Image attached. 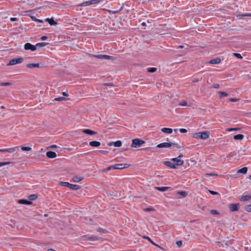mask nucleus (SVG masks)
Instances as JSON below:
<instances>
[{"mask_svg": "<svg viewBox=\"0 0 251 251\" xmlns=\"http://www.w3.org/2000/svg\"><path fill=\"white\" fill-rule=\"evenodd\" d=\"M192 137L195 139L205 140L210 137V131L206 130L202 132H195L192 134Z\"/></svg>", "mask_w": 251, "mask_h": 251, "instance_id": "nucleus-1", "label": "nucleus"}, {"mask_svg": "<svg viewBox=\"0 0 251 251\" xmlns=\"http://www.w3.org/2000/svg\"><path fill=\"white\" fill-rule=\"evenodd\" d=\"M21 150L23 151H31L32 149L30 147L22 146V147H21Z\"/></svg>", "mask_w": 251, "mask_h": 251, "instance_id": "nucleus-33", "label": "nucleus"}, {"mask_svg": "<svg viewBox=\"0 0 251 251\" xmlns=\"http://www.w3.org/2000/svg\"><path fill=\"white\" fill-rule=\"evenodd\" d=\"M98 231L100 232H103L104 231V229L102 228H100L98 230Z\"/></svg>", "mask_w": 251, "mask_h": 251, "instance_id": "nucleus-58", "label": "nucleus"}, {"mask_svg": "<svg viewBox=\"0 0 251 251\" xmlns=\"http://www.w3.org/2000/svg\"><path fill=\"white\" fill-rule=\"evenodd\" d=\"M26 67L28 68H39L40 65L39 63H29L26 65Z\"/></svg>", "mask_w": 251, "mask_h": 251, "instance_id": "nucleus-15", "label": "nucleus"}, {"mask_svg": "<svg viewBox=\"0 0 251 251\" xmlns=\"http://www.w3.org/2000/svg\"><path fill=\"white\" fill-rule=\"evenodd\" d=\"M244 135L243 134H237L233 137V139L236 140H241L243 139Z\"/></svg>", "mask_w": 251, "mask_h": 251, "instance_id": "nucleus-27", "label": "nucleus"}, {"mask_svg": "<svg viewBox=\"0 0 251 251\" xmlns=\"http://www.w3.org/2000/svg\"><path fill=\"white\" fill-rule=\"evenodd\" d=\"M219 87H220V85L218 84H215L213 86V88H216V89L219 88Z\"/></svg>", "mask_w": 251, "mask_h": 251, "instance_id": "nucleus-55", "label": "nucleus"}, {"mask_svg": "<svg viewBox=\"0 0 251 251\" xmlns=\"http://www.w3.org/2000/svg\"><path fill=\"white\" fill-rule=\"evenodd\" d=\"M17 20V18H11L10 19V20L12 21V22H14L15 21H16Z\"/></svg>", "mask_w": 251, "mask_h": 251, "instance_id": "nucleus-59", "label": "nucleus"}, {"mask_svg": "<svg viewBox=\"0 0 251 251\" xmlns=\"http://www.w3.org/2000/svg\"><path fill=\"white\" fill-rule=\"evenodd\" d=\"M11 84L9 82H2V83H1L0 84V85L1 86H9Z\"/></svg>", "mask_w": 251, "mask_h": 251, "instance_id": "nucleus-46", "label": "nucleus"}, {"mask_svg": "<svg viewBox=\"0 0 251 251\" xmlns=\"http://www.w3.org/2000/svg\"><path fill=\"white\" fill-rule=\"evenodd\" d=\"M59 184L61 185V186H65V187H70V185L71 183H69V182H63V181H60L59 182Z\"/></svg>", "mask_w": 251, "mask_h": 251, "instance_id": "nucleus-28", "label": "nucleus"}, {"mask_svg": "<svg viewBox=\"0 0 251 251\" xmlns=\"http://www.w3.org/2000/svg\"><path fill=\"white\" fill-rule=\"evenodd\" d=\"M113 166H109L105 169H104L102 170V172H105L106 171H109L111 169H113Z\"/></svg>", "mask_w": 251, "mask_h": 251, "instance_id": "nucleus-39", "label": "nucleus"}, {"mask_svg": "<svg viewBox=\"0 0 251 251\" xmlns=\"http://www.w3.org/2000/svg\"><path fill=\"white\" fill-rule=\"evenodd\" d=\"M90 146L91 147H98L100 145V143L99 141H91L89 143Z\"/></svg>", "mask_w": 251, "mask_h": 251, "instance_id": "nucleus-20", "label": "nucleus"}, {"mask_svg": "<svg viewBox=\"0 0 251 251\" xmlns=\"http://www.w3.org/2000/svg\"><path fill=\"white\" fill-rule=\"evenodd\" d=\"M82 132L85 134H89V135H95L96 134V132L91 130L90 129H83Z\"/></svg>", "mask_w": 251, "mask_h": 251, "instance_id": "nucleus-19", "label": "nucleus"}, {"mask_svg": "<svg viewBox=\"0 0 251 251\" xmlns=\"http://www.w3.org/2000/svg\"><path fill=\"white\" fill-rule=\"evenodd\" d=\"M164 164L166 166H169L172 169H176V166L175 165V164H172L171 162L169 161H166L164 162Z\"/></svg>", "mask_w": 251, "mask_h": 251, "instance_id": "nucleus-26", "label": "nucleus"}, {"mask_svg": "<svg viewBox=\"0 0 251 251\" xmlns=\"http://www.w3.org/2000/svg\"><path fill=\"white\" fill-rule=\"evenodd\" d=\"M178 104L181 106H186L188 105L187 101L185 100L180 101Z\"/></svg>", "mask_w": 251, "mask_h": 251, "instance_id": "nucleus-31", "label": "nucleus"}, {"mask_svg": "<svg viewBox=\"0 0 251 251\" xmlns=\"http://www.w3.org/2000/svg\"><path fill=\"white\" fill-rule=\"evenodd\" d=\"M48 38V37L46 36H43L41 37L42 40H45Z\"/></svg>", "mask_w": 251, "mask_h": 251, "instance_id": "nucleus-56", "label": "nucleus"}, {"mask_svg": "<svg viewBox=\"0 0 251 251\" xmlns=\"http://www.w3.org/2000/svg\"><path fill=\"white\" fill-rule=\"evenodd\" d=\"M211 213L212 214H218V212L215 210H212L211 211Z\"/></svg>", "mask_w": 251, "mask_h": 251, "instance_id": "nucleus-53", "label": "nucleus"}, {"mask_svg": "<svg viewBox=\"0 0 251 251\" xmlns=\"http://www.w3.org/2000/svg\"><path fill=\"white\" fill-rule=\"evenodd\" d=\"M244 16L251 17V13H248L243 15Z\"/></svg>", "mask_w": 251, "mask_h": 251, "instance_id": "nucleus-60", "label": "nucleus"}, {"mask_svg": "<svg viewBox=\"0 0 251 251\" xmlns=\"http://www.w3.org/2000/svg\"><path fill=\"white\" fill-rule=\"evenodd\" d=\"M100 152L103 154H105V153H108V151H100Z\"/></svg>", "mask_w": 251, "mask_h": 251, "instance_id": "nucleus-57", "label": "nucleus"}, {"mask_svg": "<svg viewBox=\"0 0 251 251\" xmlns=\"http://www.w3.org/2000/svg\"><path fill=\"white\" fill-rule=\"evenodd\" d=\"M218 93L220 94V96L221 98H222L223 97H226V96H228V94L224 92L219 91L218 92Z\"/></svg>", "mask_w": 251, "mask_h": 251, "instance_id": "nucleus-37", "label": "nucleus"}, {"mask_svg": "<svg viewBox=\"0 0 251 251\" xmlns=\"http://www.w3.org/2000/svg\"><path fill=\"white\" fill-rule=\"evenodd\" d=\"M84 179V177L82 176H79V175H75V176H74L73 177H72V180L75 182H79L80 181H81V180H82L83 179Z\"/></svg>", "mask_w": 251, "mask_h": 251, "instance_id": "nucleus-10", "label": "nucleus"}, {"mask_svg": "<svg viewBox=\"0 0 251 251\" xmlns=\"http://www.w3.org/2000/svg\"><path fill=\"white\" fill-rule=\"evenodd\" d=\"M240 129V128H228L226 129V131H236V130H239Z\"/></svg>", "mask_w": 251, "mask_h": 251, "instance_id": "nucleus-45", "label": "nucleus"}, {"mask_svg": "<svg viewBox=\"0 0 251 251\" xmlns=\"http://www.w3.org/2000/svg\"><path fill=\"white\" fill-rule=\"evenodd\" d=\"M46 21L48 22L49 24L51 25H56L57 23L53 19V18L50 19V18H47L46 19Z\"/></svg>", "mask_w": 251, "mask_h": 251, "instance_id": "nucleus-21", "label": "nucleus"}, {"mask_svg": "<svg viewBox=\"0 0 251 251\" xmlns=\"http://www.w3.org/2000/svg\"><path fill=\"white\" fill-rule=\"evenodd\" d=\"M92 4L97 3L100 2V0H91Z\"/></svg>", "mask_w": 251, "mask_h": 251, "instance_id": "nucleus-50", "label": "nucleus"}, {"mask_svg": "<svg viewBox=\"0 0 251 251\" xmlns=\"http://www.w3.org/2000/svg\"><path fill=\"white\" fill-rule=\"evenodd\" d=\"M24 59L22 57L14 58L11 59L7 64V66L14 65L17 64L21 63L23 62Z\"/></svg>", "mask_w": 251, "mask_h": 251, "instance_id": "nucleus-4", "label": "nucleus"}, {"mask_svg": "<svg viewBox=\"0 0 251 251\" xmlns=\"http://www.w3.org/2000/svg\"><path fill=\"white\" fill-rule=\"evenodd\" d=\"M47 156L49 158H54L56 157L57 155L55 152L52 151H47L46 153Z\"/></svg>", "mask_w": 251, "mask_h": 251, "instance_id": "nucleus-14", "label": "nucleus"}, {"mask_svg": "<svg viewBox=\"0 0 251 251\" xmlns=\"http://www.w3.org/2000/svg\"><path fill=\"white\" fill-rule=\"evenodd\" d=\"M17 147L11 148L9 149H0V152H9V153H13L16 151Z\"/></svg>", "mask_w": 251, "mask_h": 251, "instance_id": "nucleus-11", "label": "nucleus"}, {"mask_svg": "<svg viewBox=\"0 0 251 251\" xmlns=\"http://www.w3.org/2000/svg\"><path fill=\"white\" fill-rule=\"evenodd\" d=\"M10 162H0V167L6 165L10 164Z\"/></svg>", "mask_w": 251, "mask_h": 251, "instance_id": "nucleus-44", "label": "nucleus"}, {"mask_svg": "<svg viewBox=\"0 0 251 251\" xmlns=\"http://www.w3.org/2000/svg\"><path fill=\"white\" fill-rule=\"evenodd\" d=\"M221 62V60L220 58H216L214 59H212L209 61V63L212 64H218L220 63Z\"/></svg>", "mask_w": 251, "mask_h": 251, "instance_id": "nucleus-17", "label": "nucleus"}, {"mask_svg": "<svg viewBox=\"0 0 251 251\" xmlns=\"http://www.w3.org/2000/svg\"><path fill=\"white\" fill-rule=\"evenodd\" d=\"M182 154H180L176 158H173L171 159V160L175 163V165L176 166H181L183 165L184 161L183 160L180 158L182 157Z\"/></svg>", "mask_w": 251, "mask_h": 251, "instance_id": "nucleus-3", "label": "nucleus"}, {"mask_svg": "<svg viewBox=\"0 0 251 251\" xmlns=\"http://www.w3.org/2000/svg\"><path fill=\"white\" fill-rule=\"evenodd\" d=\"M233 55L236 56V57L239 58V59H242V56L240 53H234Z\"/></svg>", "mask_w": 251, "mask_h": 251, "instance_id": "nucleus-41", "label": "nucleus"}, {"mask_svg": "<svg viewBox=\"0 0 251 251\" xmlns=\"http://www.w3.org/2000/svg\"><path fill=\"white\" fill-rule=\"evenodd\" d=\"M144 238L145 239H147L149 241H150L152 244L154 245V246H156L157 247H158V248H160V247L158 245H156V244H155L152 241H151V238L149 237H147V236H145L144 237Z\"/></svg>", "mask_w": 251, "mask_h": 251, "instance_id": "nucleus-35", "label": "nucleus"}, {"mask_svg": "<svg viewBox=\"0 0 251 251\" xmlns=\"http://www.w3.org/2000/svg\"><path fill=\"white\" fill-rule=\"evenodd\" d=\"M161 130L162 132L167 134H171L173 132L172 129L166 127L161 128Z\"/></svg>", "mask_w": 251, "mask_h": 251, "instance_id": "nucleus-18", "label": "nucleus"}, {"mask_svg": "<svg viewBox=\"0 0 251 251\" xmlns=\"http://www.w3.org/2000/svg\"><path fill=\"white\" fill-rule=\"evenodd\" d=\"M18 203L21 204H27L30 205L32 203V202L30 201H27L26 200H20L18 201Z\"/></svg>", "mask_w": 251, "mask_h": 251, "instance_id": "nucleus-16", "label": "nucleus"}, {"mask_svg": "<svg viewBox=\"0 0 251 251\" xmlns=\"http://www.w3.org/2000/svg\"><path fill=\"white\" fill-rule=\"evenodd\" d=\"M50 148H57V146L55 145H51Z\"/></svg>", "mask_w": 251, "mask_h": 251, "instance_id": "nucleus-62", "label": "nucleus"}, {"mask_svg": "<svg viewBox=\"0 0 251 251\" xmlns=\"http://www.w3.org/2000/svg\"><path fill=\"white\" fill-rule=\"evenodd\" d=\"M179 130L182 133H185L187 132V130L184 128H180Z\"/></svg>", "mask_w": 251, "mask_h": 251, "instance_id": "nucleus-47", "label": "nucleus"}, {"mask_svg": "<svg viewBox=\"0 0 251 251\" xmlns=\"http://www.w3.org/2000/svg\"><path fill=\"white\" fill-rule=\"evenodd\" d=\"M239 203H231L228 205V208L231 212L237 211L239 208Z\"/></svg>", "mask_w": 251, "mask_h": 251, "instance_id": "nucleus-6", "label": "nucleus"}, {"mask_svg": "<svg viewBox=\"0 0 251 251\" xmlns=\"http://www.w3.org/2000/svg\"><path fill=\"white\" fill-rule=\"evenodd\" d=\"M145 143V141L140 139H134L132 140L131 147L133 148H136L141 147Z\"/></svg>", "mask_w": 251, "mask_h": 251, "instance_id": "nucleus-2", "label": "nucleus"}, {"mask_svg": "<svg viewBox=\"0 0 251 251\" xmlns=\"http://www.w3.org/2000/svg\"><path fill=\"white\" fill-rule=\"evenodd\" d=\"M92 56L100 59H111L114 60V57L107 55H93Z\"/></svg>", "mask_w": 251, "mask_h": 251, "instance_id": "nucleus-5", "label": "nucleus"}, {"mask_svg": "<svg viewBox=\"0 0 251 251\" xmlns=\"http://www.w3.org/2000/svg\"><path fill=\"white\" fill-rule=\"evenodd\" d=\"M176 244L177 246L180 247L182 245V243L181 241H178L176 242Z\"/></svg>", "mask_w": 251, "mask_h": 251, "instance_id": "nucleus-51", "label": "nucleus"}, {"mask_svg": "<svg viewBox=\"0 0 251 251\" xmlns=\"http://www.w3.org/2000/svg\"><path fill=\"white\" fill-rule=\"evenodd\" d=\"M178 194L183 196V197H185L187 196V193L185 191H179L177 192Z\"/></svg>", "mask_w": 251, "mask_h": 251, "instance_id": "nucleus-38", "label": "nucleus"}, {"mask_svg": "<svg viewBox=\"0 0 251 251\" xmlns=\"http://www.w3.org/2000/svg\"><path fill=\"white\" fill-rule=\"evenodd\" d=\"M156 68H151L148 70V72L150 73H154L156 72Z\"/></svg>", "mask_w": 251, "mask_h": 251, "instance_id": "nucleus-42", "label": "nucleus"}, {"mask_svg": "<svg viewBox=\"0 0 251 251\" xmlns=\"http://www.w3.org/2000/svg\"><path fill=\"white\" fill-rule=\"evenodd\" d=\"M62 95L64 97H67L68 96V94L65 92L62 93Z\"/></svg>", "mask_w": 251, "mask_h": 251, "instance_id": "nucleus-61", "label": "nucleus"}, {"mask_svg": "<svg viewBox=\"0 0 251 251\" xmlns=\"http://www.w3.org/2000/svg\"><path fill=\"white\" fill-rule=\"evenodd\" d=\"M48 251H55L54 250H53L52 249H50L48 250Z\"/></svg>", "mask_w": 251, "mask_h": 251, "instance_id": "nucleus-64", "label": "nucleus"}, {"mask_svg": "<svg viewBox=\"0 0 251 251\" xmlns=\"http://www.w3.org/2000/svg\"><path fill=\"white\" fill-rule=\"evenodd\" d=\"M109 13H111L112 14H116L119 12V11H111V10H108Z\"/></svg>", "mask_w": 251, "mask_h": 251, "instance_id": "nucleus-54", "label": "nucleus"}, {"mask_svg": "<svg viewBox=\"0 0 251 251\" xmlns=\"http://www.w3.org/2000/svg\"><path fill=\"white\" fill-rule=\"evenodd\" d=\"M47 44H48V43H44V42L38 43L36 44L35 45V46L36 47V50L38 48H42V47H45V46H46Z\"/></svg>", "mask_w": 251, "mask_h": 251, "instance_id": "nucleus-24", "label": "nucleus"}, {"mask_svg": "<svg viewBox=\"0 0 251 251\" xmlns=\"http://www.w3.org/2000/svg\"><path fill=\"white\" fill-rule=\"evenodd\" d=\"M37 198L36 195H31L28 197V199L31 201L35 200Z\"/></svg>", "mask_w": 251, "mask_h": 251, "instance_id": "nucleus-36", "label": "nucleus"}, {"mask_svg": "<svg viewBox=\"0 0 251 251\" xmlns=\"http://www.w3.org/2000/svg\"><path fill=\"white\" fill-rule=\"evenodd\" d=\"M24 49L25 50H30L34 51L36 50V47L35 45H31L30 43H26L25 44Z\"/></svg>", "mask_w": 251, "mask_h": 251, "instance_id": "nucleus-9", "label": "nucleus"}, {"mask_svg": "<svg viewBox=\"0 0 251 251\" xmlns=\"http://www.w3.org/2000/svg\"><path fill=\"white\" fill-rule=\"evenodd\" d=\"M130 166L128 164H118L113 165V169H123L124 168H127Z\"/></svg>", "mask_w": 251, "mask_h": 251, "instance_id": "nucleus-7", "label": "nucleus"}, {"mask_svg": "<svg viewBox=\"0 0 251 251\" xmlns=\"http://www.w3.org/2000/svg\"><path fill=\"white\" fill-rule=\"evenodd\" d=\"M69 188L72 190H77L80 189L81 187L77 185L70 184Z\"/></svg>", "mask_w": 251, "mask_h": 251, "instance_id": "nucleus-23", "label": "nucleus"}, {"mask_svg": "<svg viewBox=\"0 0 251 251\" xmlns=\"http://www.w3.org/2000/svg\"><path fill=\"white\" fill-rule=\"evenodd\" d=\"M206 176H217V175L216 174L214 173H209V174H206Z\"/></svg>", "mask_w": 251, "mask_h": 251, "instance_id": "nucleus-49", "label": "nucleus"}, {"mask_svg": "<svg viewBox=\"0 0 251 251\" xmlns=\"http://www.w3.org/2000/svg\"><path fill=\"white\" fill-rule=\"evenodd\" d=\"M30 18H31V19L32 20H33V21H36V22H38V23H42L43 22L42 20L37 19V18H36L35 16H30Z\"/></svg>", "mask_w": 251, "mask_h": 251, "instance_id": "nucleus-34", "label": "nucleus"}, {"mask_svg": "<svg viewBox=\"0 0 251 251\" xmlns=\"http://www.w3.org/2000/svg\"><path fill=\"white\" fill-rule=\"evenodd\" d=\"M199 81V79L198 78H195L193 80V82H197Z\"/></svg>", "mask_w": 251, "mask_h": 251, "instance_id": "nucleus-63", "label": "nucleus"}, {"mask_svg": "<svg viewBox=\"0 0 251 251\" xmlns=\"http://www.w3.org/2000/svg\"><path fill=\"white\" fill-rule=\"evenodd\" d=\"M245 210L248 212H251V204H247L244 206Z\"/></svg>", "mask_w": 251, "mask_h": 251, "instance_id": "nucleus-30", "label": "nucleus"}, {"mask_svg": "<svg viewBox=\"0 0 251 251\" xmlns=\"http://www.w3.org/2000/svg\"><path fill=\"white\" fill-rule=\"evenodd\" d=\"M113 146L116 147H120L122 146V142L121 141H117L116 142H114Z\"/></svg>", "mask_w": 251, "mask_h": 251, "instance_id": "nucleus-32", "label": "nucleus"}, {"mask_svg": "<svg viewBox=\"0 0 251 251\" xmlns=\"http://www.w3.org/2000/svg\"><path fill=\"white\" fill-rule=\"evenodd\" d=\"M208 191L212 195H218V193L217 192H215L212 190H209Z\"/></svg>", "mask_w": 251, "mask_h": 251, "instance_id": "nucleus-52", "label": "nucleus"}, {"mask_svg": "<svg viewBox=\"0 0 251 251\" xmlns=\"http://www.w3.org/2000/svg\"><path fill=\"white\" fill-rule=\"evenodd\" d=\"M175 145L176 144L175 143L165 142L157 145L156 147L158 148H170L171 146Z\"/></svg>", "mask_w": 251, "mask_h": 251, "instance_id": "nucleus-8", "label": "nucleus"}, {"mask_svg": "<svg viewBox=\"0 0 251 251\" xmlns=\"http://www.w3.org/2000/svg\"><path fill=\"white\" fill-rule=\"evenodd\" d=\"M91 4H92L91 1V0H89V1H85V2H83L82 3L80 4L79 5V6H86L90 5H91Z\"/></svg>", "mask_w": 251, "mask_h": 251, "instance_id": "nucleus-29", "label": "nucleus"}, {"mask_svg": "<svg viewBox=\"0 0 251 251\" xmlns=\"http://www.w3.org/2000/svg\"><path fill=\"white\" fill-rule=\"evenodd\" d=\"M170 187H155V189L161 191V192H165L167 190H168Z\"/></svg>", "mask_w": 251, "mask_h": 251, "instance_id": "nucleus-22", "label": "nucleus"}, {"mask_svg": "<svg viewBox=\"0 0 251 251\" xmlns=\"http://www.w3.org/2000/svg\"><path fill=\"white\" fill-rule=\"evenodd\" d=\"M54 100H56V101H60L66 100V99L63 97H58V98H55L54 99Z\"/></svg>", "mask_w": 251, "mask_h": 251, "instance_id": "nucleus-40", "label": "nucleus"}, {"mask_svg": "<svg viewBox=\"0 0 251 251\" xmlns=\"http://www.w3.org/2000/svg\"><path fill=\"white\" fill-rule=\"evenodd\" d=\"M229 100L231 102H236L238 101L239 100L236 98H230L229 99Z\"/></svg>", "mask_w": 251, "mask_h": 251, "instance_id": "nucleus-48", "label": "nucleus"}, {"mask_svg": "<svg viewBox=\"0 0 251 251\" xmlns=\"http://www.w3.org/2000/svg\"><path fill=\"white\" fill-rule=\"evenodd\" d=\"M247 171H248L247 167H245L242 168L241 169L238 170L237 171V173H241L243 174H246L247 172Z\"/></svg>", "mask_w": 251, "mask_h": 251, "instance_id": "nucleus-25", "label": "nucleus"}, {"mask_svg": "<svg viewBox=\"0 0 251 251\" xmlns=\"http://www.w3.org/2000/svg\"><path fill=\"white\" fill-rule=\"evenodd\" d=\"M154 210V209L151 207H148L144 209V211L147 212L152 211Z\"/></svg>", "mask_w": 251, "mask_h": 251, "instance_id": "nucleus-43", "label": "nucleus"}, {"mask_svg": "<svg viewBox=\"0 0 251 251\" xmlns=\"http://www.w3.org/2000/svg\"><path fill=\"white\" fill-rule=\"evenodd\" d=\"M82 238H84L83 240H88L91 242L97 241L99 239L96 236L88 237L87 236H85Z\"/></svg>", "mask_w": 251, "mask_h": 251, "instance_id": "nucleus-12", "label": "nucleus"}, {"mask_svg": "<svg viewBox=\"0 0 251 251\" xmlns=\"http://www.w3.org/2000/svg\"><path fill=\"white\" fill-rule=\"evenodd\" d=\"M251 200V196L250 195H243L241 197L240 201L242 202L249 201Z\"/></svg>", "mask_w": 251, "mask_h": 251, "instance_id": "nucleus-13", "label": "nucleus"}]
</instances>
